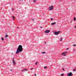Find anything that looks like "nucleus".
Instances as JSON below:
<instances>
[{"instance_id": "obj_5", "label": "nucleus", "mask_w": 76, "mask_h": 76, "mask_svg": "<svg viewBox=\"0 0 76 76\" xmlns=\"http://www.w3.org/2000/svg\"><path fill=\"white\" fill-rule=\"evenodd\" d=\"M60 31H59L58 32H55V35H58V34H59V33H60Z\"/></svg>"}, {"instance_id": "obj_35", "label": "nucleus", "mask_w": 76, "mask_h": 76, "mask_svg": "<svg viewBox=\"0 0 76 76\" xmlns=\"http://www.w3.org/2000/svg\"><path fill=\"white\" fill-rule=\"evenodd\" d=\"M11 71H12V70H11Z\"/></svg>"}, {"instance_id": "obj_18", "label": "nucleus", "mask_w": 76, "mask_h": 76, "mask_svg": "<svg viewBox=\"0 0 76 76\" xmlns=\"http://www.w3.org/2000/svg\"><path fill=\"white\" fill-rule=\"evenodd\" d=\"M74 20H76V18L75 17L74 18Z\"/></svg>"}, {"instance_id": "obj_14", "label": "nucleus", "mask_w": 76, "mask_h": 76, "mask_svg": "<svg viewBox=\"0 0 76 76\" xmlns=\"http://www.w3.org/2000/svg\"><path fill=\"white\" fill-rule=\"evenodd\" d=\"M12 18H13V20H14V19H15V17H14V16H12Z\"/></svg>"}, {"instance_id": "obj_23", "label": "nucleus", "mask_w": 76, "mask_h": 76, "mask_svg": "<svg viewBox=\"0 0 76 76\" xmlns=\"http://www.w3.org/2000/svg\"><path fill=\"white\" fill-rule=\"evenodd\" d=\"M53 18H51V20H53Z\"/></svg>"}, {"instance_id": "obj_8", "label": "nucleus", "mask_w": 76, "mask_h": 76, "mask_svg": "<svg viewBox=\"0 0 76 76\" xmlns=\"http://www.w3.org/2000/svg\"><path fill=\"white\" fill-rule=\"evenodd\" d=\"M22 72H26V71H28V70L26 69H23L22 70Z\"/></svg>"}, {"instance_id": "obj_34", "label": "nucleus", "mask_w": 76, "mask_h": 76, "mask_svg": "<svg viewBox=\"0 0 76 76\" xmlns=\"http://www.w3.org/2000/svg\"><path fill=\"white\" fill-rule=\"evenodd\" d=\"M61 0V1L62 0Z\"/></svg>"}, {"instance_id": "obj_4", "label": "nucleus", "mask_w": 76, "mask_h": 76, "mask_svg": "<svg viewBox=\"0 0 76 76\" xmlns=\"http://www.w3.org/2000/svg\"><path fill=\"white\" fill-rule=\"evenodd\" d=\"M50 32V31L49 30H46L45 31V32L46 34H48V33H49Z\"/></svg>"}, {"instance_id": "obj_12", "label": "nucleus", "mask_w": 76, "mask_h": 76, "mask_svg": "<svg viewBox=\"0 0 76 76\" xmlns=\"http://www.w3.org/2000/svg\"><path fill=\"white\" fill-rule=\"evenodd\" d=\"M8 37V35H6L5 36V38H7Z\"/></svg>"}, {"instance_id": "obj_11", "label": "nucleus", "mask_w": 76, "mask_h": 76, "mask_svg": "<svg viewBox=\"0 0 76 76\" xmlns=\"http://www.w3.org/2000/svg\"><path fill=\"white\" fill-rule=\"evenodd\" d=\"M37 64H38V61H37L35 63L36 65H37Z\"/></svg>"}, {"instance_id": "obj_32", "label": "nucleus", "mask_w": 76, "mask_h": 76, "mask_svg": "<svg viewBox=\"0 0 76 76\" xmlns=\"http://www.w3.org/2000/svg\"><path fill=\"white\" fill-rule=\"evenodd\" d=\"M19 27H18L17 28H18Z\"/></svg>"}, {"instance_id": "obj_15", "label": "nucleus", "mask_w": 76, "mask_h": 76, "mask_svg": "<svg viewBox=\"0 0 76 76\" xmlns=\"http://www.w3.org/2000/svg\"><path fill=\"white\" fill-rule=\"evenodd\" d=\"M47 66H45L44 67V69H47Z\"/></svg>"}, {"instance_id": "obj_6", "label": "nucleus", "mask_w": 76, "mask_h": 76, "mask_svg": "<svg viewBox=\"0 0 76 76\" xmlns=\"http://www.w3.org/2000/svg\"><path fill=\"white\" fill-rule=\"evenodd\" d=\"M66 53H67V52H64L62 53L61 55H64V56H66V54H66Z\"/></svg>"}, {"instance_id": "obj_33", "label": "nucleus", "mask_w": 76, "mask_h": 76, "mask_svg": "<svg viewBox=\"0 0 76 76\" xmlns=\"http://www.w3.org/2000/svg\"><path fill=\"white\" fill-rule=\"evenodd\" d=\"M67 50H69V48H67Z\"/></svg>"}, {"instance_id": "obj_28", "label": "nucleus", "mask_w": 76, "mask_h": 76, "mask_svg": "<svg viewBox=\"0 0 76 76\" xmlns=\"http://www.w3.org/2000/svg\"><path fill=\"white\" fill-rule=\"evenodd\" d=\"M12 55H13V53H12Z\"/></svg>"}, {"instance_id": "obj_1", "label": "nucleus", "mask_w": 76, "mask_h": 76, "mask_svg": "<svg viewBox=\"0 0 76 76\" xmlns=\"http://www.w3.org/2000/svg\"><path fill=\"white\" fill-rule=\"evenodd\" d=\"M23 51V48L22 45H19L16 52V54H19L20 52H22Z\"/></svg>"}, {"instance_id": "obj_25", "label": "nucleus", "mask_w": 76, "mask_h": 76, "mask_svg": "<svg viewBox=\"0 0 76 76\" xmlns=\"http://www.w3.org/2000/svg\"><path fill=\"white\" fill-rule=\"evenodd\" d=\"M34 20V19H32V21H33Z\"/></svg>"}, {"instance_id": "obj_26", "label": "nucleus", "mask_w": 76, "mask_h": 76, "mask_svg": "<svg viewBox=\"0 0 76 76\" xmlns=\"http://www.w3.org/2000/svg\"><path fill=\"white\" fill-rule=\"evenodd\" d=\"M20 1H22L23 0H19Z\"/></svg>"}, {"instance_id": "obj_7", "label": "nucleus", "mask_w": 76, "mask_h": 76, "mask_svg": "<svg viewBox=\"0 0 76 76\" xmlns=\"http://www.w3.org/2000/svg\"><path fill=\"white\" fill-rule=\"evenodd\" d=\"M55 24H56V22L52 23H51V25L52 26L54 25H55Z\"/></svg>"}, {"instance_id": "obj_13", "label": "nucleus", "mask_w": 76, "mask_h": 76, "mask_svg": "<svg viewBox=\"0 0 76 76\" xmlns=\"http://www.w3.org/2000/svg\"><path fill=\"white\" fill-rule=\"evenodd\" d=\"M61 76H64V74H61Z\"/></svg>"}, {"instance_id": "obj_27", "label": "nucleus", "mask_w": 76, "mask_h": 76, "mask_svg": "<svg viewBox=\"0 0 76 76\" xmlns=\"http://www.w3.org/2000/svg\"><path fill=\"white\" fill-rule=\"evenodd\" d=\"M76 28V26H75V28Z\"/></svg>"}, {"instance_id": "obj_17", "label": "nucleus", "mask_w": 76, "mask_h": 76, "mask_svg": "<svg viewBox=\"0 0 76 76\" xmlns=\"http://www.w3.org/2000/svg\"><path fill=\"white\" fill-rule=\"evenodd\" d=\"M42 54H45V52H42Z\"/></svg>"}, {"instance_id": "obj_9", "label": "nucleus", "mask_w": 76, "mask_h": 76, "mask_svg": "<svg viewBox=\"0 0 76 76\" xmlns=\"http://www.w3.org/2000/svg\"><path fill=\"white\" fill-rule=\"evenodd\" d=\"M13 63L14 64H16V63H15V62L14 59H13Z\"/></svg>"}, {"instance_id": "obj_22", "label": "nucleus", "mask_w": 76, "mask_h": 76, "mask_svg": "<svg viewBox=\"0 0 76 76\" xmlns=\"http://www.w3.org/2000/svg\"><path fill=\"white\" fill-rule=\"evenodd\" d=\"M33 69H34V68H31L30 69L31 70H33Z\"/></svg>"}, {"instance_id": "obj_31", "label": "nucleus", "mask_w": 76, "mask_h": 76, "mask_svg": "<svg viewBox=\"0 0 76 76\" xmlns=\"http://www.w3.org/2000/svg\"><path fill=\"white\" fill-rule=\"evenodd\" d=\"M40 28H42L41 27Z\"/></svg>"}, {"instance_id": "obj_2", "label": "nucleus", "mask_w": 76, "mask_h": 76, "mask_svg": "<svg viewBox=\"0 0 76 76\" xmlns=\"http://www.w3.org/2000/svg\"><path fill=\"white\" fill-rule=\"evenodd\" d=\"M53 7H54V6H51L49 7L48 9L49 10H53Z\"/></svg>"}, {"instance_id": "obj_29", "label": "nucleus", "mask_w": 76, "mask_h": 76, "mask_svg": "<svg viewBox=\"0 0 76 76\" xmlns=\"http://www.w3.org/2000/svg\"><path fill=\"white\" fill-rule=\"evenodd\" d=\"M12 10H13V9H12Z\"/></svg>"}, {"instance_id": "obj_24", "label": "nucleus", "mask_w": 76, "mask_h": 76, "mask_svg": "<svg viewBox=\"0 0 76 76\" xmlns=\"http://www.w3.org/2000/svg\"><path fill=\"white\" fill-rule=\"evenodd\" d=\"M63 70H64V68H63Z\"/></svg>"}, {"instance_id": "obj_36", "label": "nucleus", "mask_w": 76, "mask_h": 76, "mask_svg": "<svg viewBox=\"0 0 76 76\" xmlns=\"http://www.w3.org/2000/svg\"><path fill=\"white\" fill-rule=\"evenodd\" d=\"M74 50H75V49H74Z\"/></svg>"}, {"instance_id": "obj_19", "label": "nucleus", "mask_w": 76, "mask_h": 76, "mask_svg": "<svg viewBox=\"0 0 76 76\" xmlns=\"http://www.w3.org/2000/svg\"><path fill=\"white\" fill-rule=\"evenodd\" d=\"M36 0H34V3L35 2V1H36Z\"/></svg>"}, {"instance_id": "obj_30", "label": "nucleus", "mask_w": 76, "mask_h": 76, "mask_svg": "<svg viewBox=\"0 0 76 76\" xmlns=\"http://www.w3.org/2000/svg\"><path fill=\"white\" fill-rule=\"evenodd\" d=\"M45 44H47V43L46 42H45Z\"/></svg>"}, {"instance_id": "obj_3", "label": "nucleus", "mask_w": 76, "mask_h": 76, "mask_svg": "<svg viewBox=\"0 0 76 76\" xmlns=\"http://www.w3.org/2000/svg\"><path fill=\"white\" fill-rule=\"evenodd\" d=\"M67 76H73V74L72 72H70L68 73V74L67 75Z\"/></svg>"}, {"instance_id": "obj_10", "label": "nucleus", "mask_w": 76, "mask_h": 76, "mask_svg": "<svg viewBox=\"0 0 76 76\" xmlns=\"http://www.w3.org/2000/svg\"><path fill=\"white\" fill-rule=\"evenodd\" d=\"M62 40H63V38H61V39H60V41H62Z\"/></svg>"}, {"instance_id": "obj_20", "label": "nucleus", "mask_w": 76, "mask_h": 76, "mask_svg": "<svg viewBox=\"0 0 76 76\" xmlns=\"http://www.w3.org/2000/svg\"><path fill=\"white\" fill-rule=\"evenodd\" d=\"M73 46L74 47H75V46H76V45L74 44V45H73Z\"/></svg>"}, {"instance_id": "obj_21", "label": "nucleus", "mask_w": 76, "mask_h": 76, "mask_svg": "<svg viewBox=\"0 0 76 76\" xmlns=\"http://www.w3.org/2000/svg\"><path fill=\"white\" fill-rule=\"evenodd\" d=\"M1 39L2 41H4V39H3V38H2Z\"/></svg>"}, {"instance_id": "obj_16", "label": "nucleus", "mask_w": 76, "mask_h": 76, "mask_svg": "<svg viewBox=\"0 0 76 76\" xmlns=\"http://www.w3.org/2000/svg\"><path fill=\"white\" fill-rule=\"evenodd\" d=\"M73 71L74 72H75V71H76V69H74Z\"/></svg>"}]
</instances>
